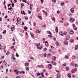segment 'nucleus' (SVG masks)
I'll use <instances>...</instances> for the list:
<instances>
[{"mask_svg":"<svg viewBox=\"0 0 78 78\" xmlns=\"http://www.w3.org/2000/svg\"><path fill=\"white\" fill-rule=\"evenodd\" d=\"M38 67H39L40 68H43V66H37Z\"/></svg>","mask_w":78,"mask_h":78,"instance_id":"35","label":"nucleus"},{"mask_svg":"<svg viewBox=\"0 0 78 78\" xmlns=\"http://www.w3.org/2000/svg\"><path fill=\"white\" fill-rule=\"evenodd\" d=\"M75 67H77L78 66V65L77 64H75Z\"/></svg>","mask_w":78,"mask_h":78,"instance_id":"46","label":"nucleus"},{"mask_svg":"<svg viewBox=\"0 0 78 78\" xmlns=\"http://www.w3.org/2000/svg\"><path fill=\"white\" fill-rule=\"evenodd\" d=\"M38 17L41 20H42V16H38Z\"/></svg>","mask_w":78,"mask_h":78,"instance_id":"25","label":"nucleus"},{"mask_svg":"<svg viewBox=\"0 0 78 78\" xmlns=\"http://www.w3.org/2000/svg\"><path fill=\"white\" fill-rule=\"evenodd\" d=\"M6 33V30H5L3 32V33L4 34H5Z\"/></svg>","mask_w":78,"mask_h":78,"instance_id":"40","label":"nucleus"},{"mask_svg":"<svg viewBox=\"0 0 78 78\" xmlns=\"http://www.w3.org/2000/svg\"><path fill=\"white\" fill-rule=\"evenodd\" d=\"M66 70H68L69 69V68L68 67H66Z\"/></svg>","mask_w":78,"mask_h":78,"instance_id":"34","label":"nucleus"},{"mask_svg":"<svg viewBox=\"0 0 78 78\" xmlns=\"http://www.w3.org/2000/svg\"><path fill=\"white\" fill-rule=\"evenodd\" d=\"M47 50V49L46 48H44L43 49V50L45 51H46Z\"/></svg>","mask_w":78,"mask_h":78,"instance_id":"30","label":"nucleus"},{"mask_svg":"<svg viewBox=\"0 0 78 78\" xmlns=\"http://www.w3.org/2000/svg\"><path fill=\"white\" fill-rule=\"evenodd\" d=\"M57 77V78H59L60 77V75L59 74H58Z\"/></svg>","mask_w":78,"mask_h":78,"instance_id":"11","label":"nucleus"},{"mask_svg":"<svg viewBox=\"0 0 78 78\" xmlns=\"http://www.w3.org/2000/svg\"><path fill=\"white\" fill-rule=\"evenodd\" d=\"M67 34H68V33L67 32L64 33V35H67Z\"/></svg>","mask_w":78,"mask_h":78,"instance_id":"54","label":"nucleus"},{"mask_svg":"<svg viewBox=\"0 0 78 78\" xmlns=\"http://www.w3.org/2000/svg\"><path fill=\"white\" fill-rule=\"evenodd\" d=\"M2 36L1 35H0V39H2Z\"/></svg>","mask_w":78,"mask_h":78,"instance_id":"61","label":"nucleus"},{"mask_svg":"<svg viewBox=\"0 0 78 78\" xmlns=\"http://www.w3.org/2000/svg\"><path fill=\"white\" fill-rule=\"evenodd\" d=\"M25 20H28V17L27 16H26L25 17Z\"/></svg>","mask_w":78,"mask_h":78,"instance_id":"44","label":"nucleus"},{"mask_svg":"<svg viewBox=\"0 0 78 78\" xmlns=\"http://www.w3.org/2000/svg\"><path fill=\"white\" fill-rule=\"evenodd\" d=\"M59 34H60L62 36H64V34L62 33V32H60Z\"/></svg>","mask_w":78,"mask_h":78,"instance_id":"5","label":"nucleus"},{"mask_svg":"<svg viewBox=\"0 0 78 78\" xmlns=\"http://www.w3.org/2000/svg\"><path fill=\"white\" fill-rule=\"evenodd\" d=\"M65 58L67 59H68L69 58V57L67 55H65Z\"/></svg>","mask_w":78,"mask_h":78,"instance_id":"23","label":"nucleus"},{"mask_svg":"<svg viewBox=\"0 0 78 78\" xmlns=\"http://www.w3.org/2000/svg\"><path fill=\"white\" fill-rule=\"evenodd\" d=\"M24 29H25V31H27V29H28V28L27 27H24Z\"/></svg>","mask_w":78,"mask_h":78,"instance_id":"9","label":"nucleus"},{"mask_svg":"<svg viewBox=\"0 0 78 78\" xmlns=\"http://www.w3.org/2000/svg\"><path fill=\"white\" fill-rule=\"evenodd\" d=\"M74 33V32L72 30L70 31L69 32V34H70L72 35Z\"/></svg>","mask_w":78,"mask_h":78,"instance_id":"3","label":"nucleus"},{"mask_svg":"<svg viewBox=\"0 0 78 78\" xmlns=\"http://www.w3.org/2000/svg\"><path fill=\"white\" fill-rule=\"evenodd\" d=\"M47 55V54H44V57H46Z\"/></svg>","mask_w":78,"mask_h":78,"instance_id":"50","label":"nucleus"},{"mask_svg":"<svg viewBox=\"0 0 78 78\" xmlns=\"http://www.w3.org/2000/svg\"><path fill=\"white\" fill-rule=\"evenodd\" d=\"M41 75V73H37V76H39Z\"/></svg>","mask_w":78,"mask_h":78,"instance_id":"55","label":"nucleus"},{"mask_svg":"<svg viewBox=\"0 0 78 78\" xmlns=\"http://www.w3.org/2000/svg\"><path fill=\"white\" fill-rule=\"evenodd\" d=\"M9 52L8 51H7V53H6V55H9Z\"/></svg>","mask_w":78,"mask_h":78,"instance_id":"41","label":"nucleus"},{"mask_svg":"<svg viewBox=\"0 0 78 78\" xmlns=\"http://www.w3.org/2000/svg\"><path fill=\"white\" fill-rule=\"evenodd\" d=\"M41 3H43V2H44V0H41Z\"/></svg>","mask_w":78,"mask_h":78,"instance_id":"60","label":"nucleus"},{"mask_svg":"<svg viewBox=\"0 0 78 78\" xmlns=\"http://www.w3.org/2000/svg\"><path fill=\"white\" fill-rule=\"evenodd\" d=\"M48 36L49 37H52V36H51V35H48Z\"/></svg>","mask_w":78,"mask_h":78,"instance_id":"49","label":"nucleus"},{"mask_svg":"<svg viewBox=\"0 0 78 78\" xmlns=\"http://www.w3.org/2000/svg\"><path fill=\"white\" fill-rule=\"evenodd\" d=\"M71 12L72 13H73L74 12V9L73 8H72L71 9Z\"/></svg>","mask_w":78,"mask_h":78,"instance_id":"6","label":"nucleus"},{"mask_svg":"<svg viewBox=\"0 0 78 78\" xmlns=\"http://www.w3.org/2000/svg\"><path fill=\"white\" fill-rule=\"evenodd\" d=\"M52 20H53L55 22L56 21L55 19V17H54L52 19Z\"/></svg>","mask_w":78,"mask_h":78,"instance_id":"20","label":"nucleus"},{"mask_svg":"<svg viewBox=\"0 0 78 78\" xmlns=\"http://www.w3.org/2000/svg\"><path fill=\"white\" fill-rule=\"evenodd\" d=\"M29 63H26L25 64V66H29Z\"/></svg>","mask_w":78,"mask_h":78,"instance_id":"15","label":"nucleus"},{"mask_svg":"<svg viewBox=\"0 0 78 78\" xmlns=\"http://www.w3.org/2000/svg\"><path fill=\"white\" fill-rule=\"evenodd\" d=\"M75 58H76V57H75V56H73V59H75Z\"/></svg>","mask_w":78,"mask_h":78,"instance_id":"56","label":"nucleus"},{"mask_svg":"<svg viewBox=\"0 0 78 78\" xmlns=\"http://www.w3.org/2000/svg\"><path fill=\"white\" fill-rule=\"evenodd\" d=\"M75 72V71H74L73 70H72L71 71V73H74Z\"/></svg>","mask_w":78,"mask_h":78,"instance_id":"33","label":"nucleus"},{"mask_svg":"<svg viewBox=\"0 0 78 78\" xmlns=\"http://www.w3.org/2000/svg\"><path fill=\"white\" fill-rule=\"evenodd\" d=\"M5 1H4V2H3V5H5Z\"/></svg>","mask_w":78,"mask_h":78,"instance_id":"63","label":"nucleus"},{"mask_svg":"<svg viewBox=\"0 0 78 78\" xmlns=\"http://www.w3.org/2000/svg\"><path fill=\"white\" fill-rule=\"evenodd\" d=\"M39 8H37V12H39V10H38V9H39Z\"/></svg>","mask_w":78,"mask_h":78,"instance_id":"59","label":"nucleus"},{"mask_svg":"<svg viewBox=\"0 0 78 78\" xmlns=\"http://www.w3.org/2000/svg\"><path fill=\"white\" fill-rule=\"evenodd\" d=\"M71 74L69 73V74L68 75V77L69 78H71Z\"/></svg>","mask_w":78,"mask_h":78,"instance_id":"10","label":"nucleus"},{"mask_svg":"<svg viewBox=\"0 0 78 78\" xmlns=\"http://www.w3.org/2000/svg\"><path fill=\"white\" fill-rule=\"evenodd\" d=\"M76 3L78 4V0H77V1H76Z\"/></svg>","mask_w":78,"mask_h":78,"instance_id":"64","label":"nucleus"},{"mask_svg":"<svg viewBox=\"0 0 78 78\" xmlns=\"http://www.w3.org/2000/svg\"><path fill=\"white\" fill-rule=\"evenodd\" d=\"M44 73H42L41 74V76L43 77H44V76L43 74Z\"/></svg>","mask_w":78,"mask_h":78,"instance_id":"28","label":"nucleus"},{"mask_svg":"<svg viewBox=\"0 0 78 78\" xmlns=\"http://www.w3.org/2000/svg\"><path fill=\"white\" fill-rule=\"evenodd\" d=\"M30 58L31 59H34V57H30Z\"/></svg>","mask_w":78,"mask_h":78,"instance_id":"43","label":"nucleus"},{"mask_svg":"<svg viewBox=\"0 0 78 78\" xmlns=\"http://www.w3.org/2000/svg\"><path fill=\"white\" fill-rule=\"evenodd\" d=\"M73 29H74V30L76 31L77 30V28L76 27H74Z\"/></svg>","mask_w":78,"mask_h":78,"instance_id":"21","label":"nucleus"},{"mask_svg":"<svg viewBox=\"0 0 78 78\" xmlns=\"http://www.w3.org/2000/svg\"><path fill=\"white\" fill-rule=\"evenodd\" d=\"M28 13L29 14H31V12L30 11H28Z\"/></svg>","mask_w":78,"mask_h":78,"instance_id":"47","label":"nucleus"},{"mask_svg":"<svg viewBox=\"0 0 78 78\" xmlns=\"http://www.w3.org/2000/svg\"><path fill=\"white\" fill-rule=\"evenodd\" d=\"M70 20L72 22H73L75 20L73 19H72V18L70 17Z\"/></svg>","mask_w":78,"mask_h":78,"instance_id":"2","label":"nucleus"},{"mask_svg":"<svg viewBox=\"0 0 78 78\" xmlns=\"http://www.w3.org/2000/svg\"><path fill=\"white\" fill-rule=\"evenodd\" d=\"M73 71H75V72L76 71H77V69L76 68H75V69H73Z\"/></svg>","mask_w":78,"mask_h":78,"instance_id":"51","label":"nucleus"},{"mask_svg":"<svg viewBox=\"0 0 78 78\" xmlns=\"http://www.w3.org/2000/svg\"><path fill=\"white\" fill-rule=\"evenodd\" d=\"M48 45V43H45V45H46V46H47Z\"/></svg>","mask_w":78,"mask_h":78,"instance_id":"58","label":"nucleus"},{"mask_svg":"<svg viewBox=\"0 0 78 78\" xmlns=\"http://www.w3.org/2000/svg\"><path fill=\"white\" fill-rule=\"evenodd\" d=\"M64 6V3L62 2L61 3V6Z\"/></svg>","mask_w":78,"mask_h":78,"instance_id":"42","label":"nucleus"},{"mask_svg":"<svg viewBox=\"0 0 78 78\" xmlns=\"http://www.w3.org/2000/svg\"><path fill=\"white\" fill-rule=\"evenodd\" d=\"M33 5H30V8L31 9H32Z\"/></svg>","mask_w":78,"mask_h":78,"instance_id":"38","label":"nucleus"},{"mask_svg":"<svg viewBox=\"0 0 78 78\" xmlns=\"http://www.w3.org/2000/svg\"><path fill=\"white\" fill-rule=\"evenodd\" d=\"M52 1L53 2H56V0H52Z\"/></svg>","mask_w":78,"mask_h":78,"instance_id":"39","label":"nucleus"},{"mask_svg":"<svg viewBox=\"0 0 78 78\" xmlns=\"http://www.w3.org/2000/svg\"><path fill=\"white\" fill-rule=\"evenodd\" d=\"M11 31H13V30H15V28L13 27H11Z\"/></svg>","mask_w":78,"mask_h":78,"instance_id":"13","label":"nucleus"},{"mask_svg":"<svg viewBox=\"0 0 78 78\" xmlns=\"http://www.w3.org/2000/svg\"><path fill=\"white\" fill-rule=\"evenodd\" d=\"M51 54H48L47 55V57L48 58L49 57L51 56Z\"/></svg>","mask_w":78,"mask_h":78,"instance_id":"17","label":"nucleus"},{"mask_svg":"<svg viewBox=\"0 0 78 78\" xmlns=\"http://www.w3.org/2000/svg\"><path fill=\"white\" fill-rule=\"evenodd\" d=\"M68 42L67 41H64V44L67 45L68 44Z\"/></svg>","mask_w":78,"mask_h":78,"instance_id":"8","label":"nucleus"},{"mask_svg":"<svg viewBox=\"0 0 78 78\" xmlns=\"http://www.w3.org/2000/svg\"><path fill=\"white\" fill-rule=\"evenodd\" d=\"M55 31H56V32H57V33H58V27H56V28L55 29Z\"/></svg>","mask_w":78,"mask_h":78,"instance_id":"7","label":"nucleus"},{"mask_svg":"<svg viewBox=\"0 0 78 78\" xmlns=\"http://www.w3.org/2000/svg\"><path fill=\"white\" fill-rule=\"evenodd\" d=\"M60 22L61 23H63V21L60 20Z\"/></svg>","mask_w":78,"mask_h":78,"instance_id":"62","label":"nucleus"},{"mask_svg":"<svg viewBox=\"0 0 78 78\" xmlns=\"http://www.w3.org/2000/svg\"><path fill=\"white\" fill-rule=\"evenodd\" d=\"M43 71L44 72H46V70L45 69H44L43 70Z\"/></svg>","mask_w":78,"mask_h":78,"instance_id":"57","label":"nucleus"},{"mask_svg":"<svg viewBox=\"0 0 78 78\" xmlns=\"http://www.w3.org/2000/svg\"><path fill=\"white\" fill-rule=\"evenodd\" d=\"M21 21L20 20H17V23H18V24L20 23Z\"/></svg>","mask_w":78,"mask_h":78,"instance_id":"12","label":"nucleus"},{"mask_svg":"<svg viewBox=\"0 0 78 78\" xmlns=\"http://www.w3.org/2000/svg\"><path fill=\"white\" fill-rule=\"evenodd\" d=\"M69 39V37L68 36H67V37L66 38V40H68Z\"/></svg>","mask_w":78,"mask_h":78,"instance_id":"36","label":"nucleus"},{"mask_svg":"<svg viewBox=\"0 0 78 78\" xmlns=\"http://www.w3.org/2000/svg\"><path fill=\"white\" fill-rule=\"evenodd\" d=\"M22 1L23 2H24L25 3H26V0H22Z\"/></svg>","mask_w":78,"mask_h":78,"instance_id":"48","label":"nucleus"},{"mask_svg":"<svg viewBox=\"0 0 78 78\" xmlns=\"http://www.w3.org/2000/svg\"><path fill=\"white\" fill-rule=\"evenodd\" d=\"M16 56L17 57H19V55L18 54V53H16Z\"/></svg>","mask_w":78,"mask_h":78,"instance_id":"32","label":"nucleus"},{"mask_svg":"<svg viewBox=\"0 0 78 78\" xmlns=\"http://www.w3.org/2000/svg\"><path fill=\"white\" fill-rule=\"evenodd\" d=\"M43 43L46 44V43H48V42L46 41H44L43 42Z\"/></svg>","mask_w":78,"mask_h":78,"instance_id":"45","label":"nucleus"},{"mask_svg":"<svg viewBox=\"0 0 78 78\" xmlns=\"http://www.w3.org/2000/svg\"><path fill=\"white\" fill-rule=\"evenodd\" d=\"M30 35L32 36V38H34V34H32L31 33H30Z\"/></svg>","mask_w":78,"mask_h":78,"instance_id":"14","label":"nucleus"},{"mask_svg":"<svg viewBox=\"0 0 78 78\" xmlns=\"http://www.w3.org/2000/svg\"><path fill=\"white\" fill-rule=\"evenodd\" d=\"M48 33H49V34H50V35H52V34H51V32H50V31H48Z\"/></svg>","mask_w":78,"mask_h":78,"instance_id":"22","label":"nucleus"},{"mask_svg":"<svg viewBox=\"0 0 78 78\" xmlns=\"http://www.w3.org/2000/svg\"><path fill=\"white\" fill-rule=\"evenodd\" d=\"M48 66L49 68L50 69H51L52 67V66L51 64H48Z\"/></svg>","mask_w":78,"mask_h":78,"instance_id":"1","label":"nucleus"},{"mask_svg":"<svg viewBox=\"0 0 78 78\" xmlns=\"http://www.w3.org/2000/svg\"><path fill=\"white\" fill-rule=\"evenodd\" d=\"M11 5H12V7H13L15 6V4L14 3H12V4Z\"/></svg>","mask_w":78,"mask_h":78,"instance_id":"37","label":"nucleus"},{"mask_svg":"<svg viewBox=\"0 0 78 78\" xmlns=\"http://www.w3.org/2000/svg\"><path fill=\"white\" fill-rule=\"evenodd\" d=\"M71 65L72 66H74V63L73 62H71Z\"/></svg>","mask_w":78,"mask_h":78,"instance_id":"24","label":"nucleus"},{"mask_svg":"<svg viewBox=\"0 0 78 78\" xmlns=\"http://www.w3.org/2000/svg\"><path fill=\"white\" fill-rule=\"evenodd\" d=\"M56 45H57V46L59 45V44L58 41L56 42Z\"/></svg>","mask_w":78,"mask_h":78,"instance_id":"31","label":"nucleus"},{"mask_svg":"<svg viewBox=\"0 0 78 78\" xmlns=\"http://www.w3.org/2000/svg\"><path fill=\"white\" fill-rule=\"evenodd\" d=\"M42 48V46H41V48H40V47H38L37 48L38 49H41Z\"/></svg>","mask_w":78,"mask_h":78,"instance_id":"53","label":"nucleus"},{"mask_svg":"<svg viewBox=\"0 0 78 78\" xmlns=\"http://www.w3.org/2000/svg\"><path fill=\"white\" fill-rule=\"evenodd\" d=\"M40 43H39L38 44H37V47H38L40 45Z\"/></svg>","mask_w":78,"mask_h":78,"instance_id":"29","label":"nucleus"},{"mask_svg":"<svg viewBox=\"0 0 78 78\" xmlns=\"http://www.w3.org/2000/svg\"><path fill=\"white\" fill-rule=\"evenodd\" d=\"M52 59L53 60H56V57L54 56L52 57Z\"/></svg>","mask_w":78,"mask_h":78,"instance_id":"4","label":"nucleus"},{"mask_svg":"<svg viewBox=\"0 0 78 78\" xmlns=\"http://www.w3.org/2000/svg\"><path fill=\"white\" fill-rule=\"evenodd\" d=\"M20 73H23V74H24L25 73V72L24 71H21V72H20Z\"/></svg>","mask_w":78,"mask_h":78,"instance_id":"26","label":"nucleus"},{"mask_svg":"<svg viewBox=\"0 0 78 78\" xmlns=\"http://www.w3.org/2000/svg\"><path fill=\"white\" fill-rule=\"evenodd\" d=\"M70 42H71L72 43H73L74 42V41L72 39H71L70 41Z\"/></svg>","mask_w":78,"mask_h":78,"instance_id":"16","label":"nucleus"},{"mask_svg":"<svg viewBox=\"0 0 78 78\" xmlns=\"http://www.w3.org/2000/svg\"><path fill=\"white\" fill-rule=\"evenodd\" d=\"M78 46L77 45H76L75 47V50H77L78 49Z\"/></svg>","mask_w":78,"mask_h":78,"instance_id":"18","label":"nucleus"},{"mask_svg":"<svg viewBox=\"0 0 78 78\" xmlns=\"http://www.w3.org/2000/svg\"><path fill=\"white\" fill-rule=\"evenodd\" d=\"M67 66V64H63V66Z\"/></svg>","mask_w":78,"mask_h":78,"instance_id":"52","label":"nucleus"},{"mask_svg":"<svg viewBox=\"0 0 78 78\" xmlns=\"http://www.w3.org/2000/svg\"><path fill=\"white\" fill-rule=\"evenodd\" d=\"M26 70L27 71H29V69L28 67H27L26 68Z\"/></svg>","mask_w":78,"mask_h":78,"instance_id":"27","label":"nucleus"},{"mask_svg":"<svg viewBox=\"0 0 78 78\" xmlns=\"http://www.w3.org/2000/svg\"><path fill=\"white\" fill-rule=\"evenodd\" d=\"M43 12L45 14L46 16H47V13L46 12H45V11L43 10Z\"/></svg>","mask_w":78,"mask_h":78,"instance_id":"19","label":"nucleus"}]
</instances>
